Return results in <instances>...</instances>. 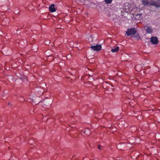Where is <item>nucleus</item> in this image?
I'll list each match as a JSON object with an SVG mask.
<instances>
[{"mask_svg": "<svg viewBox=\"0 0 160 160\" xmlns=\"http://www.w3.org/2000/svg\"><path fill=\"white\" fill-rule=\"evenodd\" d=\"M142 3L144 6H148L149 5H154L155 2L153 0H142Z\"/></svg>", "mask_w": 160, "mask_h": 160, "instance_id": "1", "label": "nucleus"}, {"mask_svg": "<svg viewBox=\"0 0 160 160\" xmlns=\"http://www.w3.org/2000/svg\"><path fill=\"white\" fill-rule=\"evenodd\" d=\"M35 91L37 92H38V93H39V94H42V91H40L39 90H38V89H35Z\"/></svg>", "mask_w": 160, "mask_h": 160, "instance_id": "12", "label": "nucleus"}, {"mask_svg": "<svg viewBox=\"0 0 160 160\" xmlns=\"http://www.w3.org/2000/svg\"><path fill=\"white\" fill-rule=\"evenodd\" d=\"M90 133V130L88 129H86L81 132V134L83 136H88Z\"/></svg>", "mask_w": 160, "mask_h": 160, "instance_id": "4", "label": "nucleus"}, {"mask_svg": "<svg viewBox=\"0 0 160 160\" xmlns=\"http://www.w3.org/2000/svg\"><path fill=\"white\" fill-rule=\"evenodd\" d=\"M24 78H25V76H24Z\"/></svg>", "mask_w": 160, "mask_h": 160, "instance_id": "20", "label": "nucleus"}, {"mask_svg": "<svg viewBox=\"0 0 160 160\" xmlns=\"http://www.w3.org/2000/svg\"><path fill=\"white\" fill-rule=\"evenodd\" d=\"M147 33L151 34L153 31L152 27H151L148 26L146 27L145 29Z\"/></svg>", "mask_w": 160, "mask_h": 160, "instance_id": "6", "label": "nucleus"}, {"mask_svg": "<svg viewBox=\"0 0 160 160\" xmlns=\"http://www.w3.org/2000/svg\"><path fill=\"white\" fill-rule=\"evenodd\" d=\"M101 148V146L100 145H98V148L100 149Z\"/></svg>", "mask_w": 160, "mask_h": 160, "instance_id": "14", "label": "nucleus"}, {"mask_svg": "<svg viewBox=\"0 0 160 160\" xmlns=\"http://www.w3.org/2000/svg\"><path fill=\"white\" fill-rule=\"evenodd\" d=\"M151 42L154 44H156L158 43V38L156 37H153L151 38Z\"/></svg>", "mask_w": 160, "mask_h": 160, "instance_id": "5", "label": "nucleus"}, {"mask_svg": "<svg viewBox=\"0 0 160 160\" xmlns=\"http://www.w3.org/2000/svg\"><path fill=\"white\" fill-rule=\"evenodd\" d=\"M154 6L157 7H160V0H158L156 2H155Z\"/></svg>", "mask_w": 160, "mask_h": 160, "instance_id": "9", "label": "nucleus"}, {"mask_svg": "<svg viewBox=\"0 0 160 160\" xmlns=\"http://www.w3.org/2000/svg\"><path fill=\"white\" fill-rule=\"evenodd\" d=\"M20 78L21 79H22V78L21 77H20Z\"/></svg>", "mask_w": 160, "mask_h": 160, "instance_id": "19", "label": "nucleus"}, {"mask_svg": "<svg viewBox=\"0 0 160 160\" xmlns=\"http://www.w3.org/2000/svg\"><path fill=\"white\" fill-rule=\"evenodd\" d=\"M8 105H10V103L9 102V103H8Z\"/></svg>", "mask_w": 160, "mask_h": 160, "instance_id": "16", "label": "nucleus"}, {"mask_svg": "<svg viewBox=\"0 0 160 160\" xmlns=\"http://www.w3.org/2000/svg\"><path fill=\"white\" fill-rule=\"evenodd\" d=\"M37 96H38V97H39V95H38V94H37Z\"/></svg>", "mask_w": 160, "mask_h": 160, "instance_id": "18", "label": "nucleus"}, {"mask_svg": "<svg viewBox=\"0 0 160 160\" xmlns=\"http://www.w3.org/2000/svg\"><path fill=\"white\" fill-rule=\"evenodd\" d=\"M142 14L137 13L135 15V18L138 20H141L142 18Z\"/></svg>", "mask_w": 160, "mask_h": 160, "instance_id": "8", "label": "nucleus"}, {"mask_svg": "<svg viewBox=\"0 0 160 160\" xmlns=\"http://www.w3.org/2000/svg\"><path fill=\"white\" fill-rule=\"evenodd\" d=\"M31 101H33V100H31L30 99H28V100H27V101H28V102H31Z\"/></svg>", "mask_w": 160, "mask_h": 160, "instance_id": "13", "label": "nucleus"}, {"mask_svg": "<svg viewBox=\"0 0 160 160\" xmlns=\"http://www.w3.org/2000/svg\"><path fill=\"white\" fill-rule=\"evenodd\" d=\"M101 48L102 47L100 45H97L95 46L92 45L90 47V48L94 51H98L101 49Z\"/></svg>", "mask_w": 160, "mask_h": 160, "instance_id": "3", "label": "nucleus"}, {"mask_svg": "<svg viewBox=\"0 0 160 160\" xmlns=\"http://www.w3.org/2000/svg\"><path fill=\"white\" fill-rule=\"evenodd\" d=\"M55 5L52 4L49 7V10L51 12H53L56 11V9L55 8Z\"/></svg>", "mask_w": 160, "mask_h": 160, "instance_id": "7", "label": "nucleus"}, {"mask_svg": "<svg viewBox=\"0 0 160 160\" xmlns=\"http://www.w3.org/2000/svg\"><path fill=\"white\" fill-rule=\"evenodd\" d=\"M21 101H23V100H25V99L24 98H23V97H21Z\"/></svg>", "mask_w": 160, "mask_h": 160, "instance_id": "15", "label": "nucleus"}, {"mask_svg": "<svg viewBox=\"0 0 160 160\" xmlns=\"http://www.w3.org/2000/svg\"><path fill=\"white\" fill-rule=\"evenodd\" d=\"M119 49V48L118 47H117L114 48L112 49L111 50V51L113 52H116L118 51Z\"/></svg>", "mask_w": 160, "mask_h": 160, "instance_id": "10", "label": "nucleus"}, {"mask_svg": "<svg viewBox=\"0 0 160 160\" xmlns=\"http://www.w3.org/2000/svg\"><path fill=\"white\" fill-rule=\"evenodd\" d=\"M136 30L135 28L128 29L126 32V34L129 36L131 35H134L136 32Z\"/></svg>", "mask_w": 160, "mask_h": 160, "instance_id": "2", "label": "nucleus"}, {"mask_svg": "<svg viewBox=\"0 0 160 160\" xmlns=\"http://www.w3.org/2000/svg\"><path fill=\"white\" fill-rule=\"evenodd\" d=\"M104 1L107 4H111L112 1V0H104Z\"/></svg>", "mask_w": 160, "mask_h": 160, "instance_id": "11", "label": "nucleus"}, {"mask_svg": "<svg viewBox=\"0 0 160 160\" xmlns=\"http://www.w3.org/2000/svg\"><path fill=\"white\" fill-rule=\"evenodd\" d=\"M138 38L139 39H140V36H138Z\"/></svg>", "mask_w": 160, "mask_h": 160, "instance_id": "17", "label": "nucleus"}]
</instances>
